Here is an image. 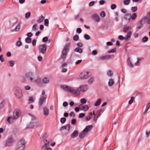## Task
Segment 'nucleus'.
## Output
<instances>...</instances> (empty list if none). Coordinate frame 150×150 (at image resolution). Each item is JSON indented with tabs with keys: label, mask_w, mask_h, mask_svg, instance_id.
Returning a JSON list of instances; mask_svg holds the SVG:
<instances>
[{
	"label": "nucleus",
	"mask_w": 150,
	"mask_h": 150,
	"mask_svg": "<svg viewBox=\"0 0 150 150\" xmlns=\"http://www.w3.org/2000/svg\"><path fill=\"white\" fill-rule=\"evenodd\" d=\"M25 76L28 79H29L30 81L31 82L33 80V77L34 76L33 73L31 72H29L26 73Z\"/></svg>",
	"instance_id": "14"
},
{
	"label": "nucleus",
	"mask_w": 150,
	"mask_h": 150,
	"mask_svg": "<svg viewBox=\"0 0 150 150\" xmlns=\"http://www.w3.org/2000/svg\"><path fill=\"white\" fill-rule=\"evenodd\" d=\"M21 23V21H19L18 20H17L16 22L14 23V24H17V25L16 26L15 28L13 30H11L12 31H18L19 30L20 28V25Z\"/></svg>",
	"instance_id": "12"
},
{
	"label": "nucleus",
	"mask_w": 150,
	"mask_h": 150,
	"mask_svg": "<svg viewBox=\"0 0 150 150\" xmlns=\"http://www.w3.org/2000/svg\"><path fill=\"white\" fill-rule=\"evenodd\" d=\"M137 17V14L136 13H134L131 15V19H135Z\"/></svg>",
	"instance_id": "60"
},
{
	"label": "nucleus",
	"mask_w": 150,
	"mask_h": 150,
	"mask_svg": "<svg viewBox=\"0 0 150 150\" xmlns=\"http://www.w3.org/2000/svg\"><path fill=\"white\" fill-rule=\"evenodd\" d=\"M28 101L29 102V103H30L32 102H33L34 101L33 98L32 97H30L28 100Z\"/></svg>",
	"instance_id": "57"
},
{
	"label": "nucleus",
	"mask_w": 150,
	"mask_h": 150,
	"mask_svg": "<svg viewBox=\"0 0 150 150\" xmlns=\"http://www.w3.org/2000/svg\"><path fill=\"white\" fill-rule=\"evenodd\" d=\"M107 74L108 76L111 77L113 76V74L111 70H109L108 71Z\"/></svg>",
	"instance_id": "32"
},
{
	"label": "nucleus",
	"mask_w": 150,
	"mask_h": 150,
	"mask_svg": "<svg viewBox=\"0 0 150 150\" xmlns=\"http://www.w3.org/2000/svg\"><path fill=\"white\" fill-rule=\"evenodd\" d=\"M34 123V127L35 128H38L41 127L42 124L40 122H36Z\"/></svg>",
	"instance_id": "28"
},
{
	"label": "nucleus",
	"mask_w": 150,
	"mask_h": 150,
	"mask_svg": "<svg viewBox=\"0 0 150 150\" xmlns=\"http://www.w3.org/2000/svg\"><path fill=\"white\" fill-rule=\"evenodd\" d=\"M38 25L37 24H35L33 26L32 29L33 30L35 31L37 29V27Z\"/></svg>",
	"instance_id": "51"
},
{
	"label": "nucleus",
	"mask_w": 150,
	"mask_h": 150,
	"mask_svg": "<svg viewBox=\"0 0 150 150\" xmlns=\"http://www.w3.org/2000/svg\"><path fill=\"white\" fill-rule=\"evenodd\" d=\"M80 102L82 103L85 104L86 102V100L85 98H82L81 99Z\"/></svg>",
	"instance_id": "54"
},
{
	"label": "nucleus",
	"mask_w": 150,
	"mask_h": 150,
	"mask_svg": "<svg viewBox=\"0 0 150 150\" xmlns=\"http://www.w3.org/2000/svg\"><path fill=\"white\" fill-rule=\"evenodd\" d=\"M132 34V32L130 31L128 32L127 34L125 36V40H129L130 38L131 37V35Z\"/></svg>",
	"instance_id": "24"
},
{
	"label": "nucleus",
	"mask_w": 150,
	"mask_h": 150,
	"mask_svg": "<svg viewBox=\"0 0 150 150\" xmlns=\"http://www.w3.org/2000/svg\"><path fill=\"white\" fill-rule=\"evenodd\" d=\"M70 45V43L66 44L62 52L61 57L64 61H65L69 50Z\"/></svg>",
	"instance_id": "3"
},
{
	"label": "nucleus",
	"mask_w": 150,
	"mask_h": 150,
	"mask_svg": "<svg viewBox=\"0 0 150 150\" xmlns=\"http://www.w3.org/2000/svg\"><path fill=\"white\" fill-rule=\"evenodd\" d=\"M131 15L130 14L128 13L126 14L125 16V19H131Z\"/></svg>",
	"instance_id": "38"
},
{
	"label": "nucleus",
	"mask_w": 150,
	"mask_h": 150,
	"mask_svg": "<svg viewBox=\"0 0 150 150\" xmlns=\"http://www.w3.org/2000/svg\"><path fill=\"white\" fill-rule=\"evenodd\" d=\"M48 135L47 133H45L43 136L42 141L43 142L44 144L42 146V149H47V150H52L51 148H48L50 142L48 141L47 139L48 137Z\"/></svg>",
	"instance_id": "2"
},
{
	"label": "nucleus",
	"mask_w": 150,
	"mask_h": 150,
	"mask_svg": "<svg viewBox=\"0 0 150 150\" xmlns=\"http://www.w3.org/2000/svg\"><path fill=\"white\" fill-rule=\"evenodd\" d=\"M79 38V36L78 35H74L73 37V39L75 41H77Z\"/></svg>",
	"instance_id": "37"
},
{
	"label": "nucleus",
	"mask_w": 150,
	"mask_h": 150,
	"mask_svg": "<svg viewBox=\"0 0 150 150\" xmlns=\"http://www.w3.org/2000/svg\"><path fill=\"white\" fill-rule=\"evenodd\" d=\"M22 44V42L20 40L18 41L16 43V45L18 47H20L21 46Z\"/></svg>",
	"instance_id": "48"
},
{
	"label": "nucleus",
	"mask_w": 150,
	"mask_h": 150,
	"mask_svg": "<svg viewBox=\"0 0 150 150\" xmlns=\"http://www.w3.org/2000/svg\"><path fill=\"white\" fill-rule=\"evenodd\" d=\"M13 92L15 95L18 99H20L22 97V91L19 87L17 86L14 87Z\"/></svg>",
	"instance_id": "5"
},
{
	"label": "nucleus",
	"mask_w": 150,
	"mask_h": 150,
	"mask_svg": "<svg viewBox=\"0 0 150 150\" xmlns=\"http://www.w3.org/2000/svg\"><path fill=\"white\" fill-rule=\"evenodd\" d=\"M134 99V98L133 96H132L130 100L128 102V104L129 105L131 104L133 102Z\"/></svg>",
	"instance_id": "42"
},
{
	"label": "nucleus",
	"mask_w": 150,
	"mask_h": 150,
	"mask_svg": "<svg viewBox=\"0 0 150 150\" xmlns=\"http://www.w3.org/2000/svg\"><path fill=\"white\" fill-rule=\"evenodd\" d=\"M112 55H106L99 57V59L100 60H102L104 59H108L112 58Z\"/></svg>",
	"instance_id": "16"
},
{
	"label": "nucleus",
	"mask_w": 150,
	"mask_h": 150,
	"mask_svg": "<svg viewBox=\"0 0 150 150\" xmlns=\"http://www.w3.org/2000/svg\"><path fill=\"white\" fill-rule=\"evenodd\" d=\"M102 109H98L97 111V117H98L100 115V113L102 111Z\"/></svg>",
	"instance_id": "40"
},
{
	"label": "nucleus",
	"mask_w": 150,
	"mask_h": 150,
	"mask_svg": "<svg viewBox=\"0 0 150 150\" xmlns=\"http://www.w3.org/2000/svg\"><path fill=\"white\" fill-rule=\"evenodd\" d=\"M5 104V101H3L0 103V109L4 106Z\"/></svg>",
	"instance_id": "56"
},
{
	"label": "nucleus",
	"mask_w": 150,
	"mask_h": 150,
	"mask_svg": "<svg viewBox=\"0 0 150 150\" xmlns=\"http://www.w3.org/2000/svg\"><path fill=\"white\" fill-rule=\"evenodd\" d=\"M130 28L129 26L124 27L123 29V31L124 32H126L127 31L129 30Z\"/></svg>",
	"instance_id": "43"
},
{
	"label": "nucleus",
	"mask_w": 150,
	"mask_h": 150,
	"mask_svg": "<svg viewBox=\"0 0 150 150\" xmlns=\"http://www.w3.org/2000/svg\"><path fill=\"white\" fill-rule=\"evenodd\" d=\"M148 40V38L146 36H145L142 38V41L143 42H147Z\"/></svg>",
	"instance_id": "33"
},
{
	"label": "nucleus",
	"mask_w": 150,
	"mask_h": 150,
	"mask_svg": "<svg viewBox=\"0 0 150 150\" xmlns=\"http://www.w3.org/2000/svg\"><path fill=\"white\" fill-rule=\"evenodd\" d=\"M85 115L84 113H81L79 114V118H82L85 116Z\"/></svg>",
	"instance_id": "55"
},
{
	"label": "nucleus",
	"mask_w": 150,
	"mask_h": 150,
	"mask_svg": "<svg viewBox=\"0 0 150 150\" xmlns=\"http://www.w3.org/2000/svg\"><path fill=\"white\" fill-rule=\"evenodd\" d=\"M49 25L48 19H45L44 21V25L46 26H48Z\"/></svg>",
	"instance_id": "45"
},
{
	"label": "nucleus",
	"mask_w": 150,
	"mask_h": 150,
	"mask_svg": "<svg viewBox=\"0 0 150 150\" xmlns=\"http://www.w3.org/2000/svg\"><path fill=\"white\" fill-rule=\"evenodd\" d=\"M130 0H125L123 1V4L125 5H128L130 2Z\"/></svg>",
	"instance_id": "35"
},
{
	"label": "nucleus",
	"mask_w": 150,
	"mask_h": 150,
	"mask_svg": "<svg viewBox=\"0 0 150 150\" xmlns=\"http://www.w3.org/2000/svg\"><path fill=\"white\" fill-rule=\"evenodd\" d=\"M14 139L12 137H10L7 139L6 142V145L7 146H10L12 144Z\"/></svg>",
	"instance_id": "13"
},
{
	"label": "nucleus",
	"mask_w": 150,
	"mask_h": 150,
	"mask_svg": "<svg viewBox=\"0 0 150 150\" xmlns=\"http://www.w3.org/2000/svg\"><path fill=\"white\" fill-rule=\"evenodd\" d=\"M34 127V123L31 121L27 125L26 128H32Z\"/></svg>",
	"instance_id": "26"
},
{
	"label": "nucleus",
	"mask_w": 150,
	"mask_h": 150,
	"mask_svg": "<svg viewBox=\"0 0 150 150\" xmlns=\"http://www.w3.org/2000/svg\"><path fill=\"white\" fill-rule=\"evenodd\" d=\"M127 63L128 65L131 67L133 68L134 67L133 64L130 60V58L128 57L127 59Z\"/></svg>",
	"instance_id": "27"
},
{
	"label": "nucleus",
	"mask_w": 150,
	"mask_h": 150,
	"mask_svg": "<svg viewBox=\"0 0 150 150\" xmlns=\"http://www.w3.org/2000/svg\"><path fill=\"white\" fill-rule=\"evenodd\" d=\"M100 15L102 18H104L105 16V12L104 11H103L100 13Z\"/></svg>",
	"instance_id": "52"
},
{
	"label": "nucleus",
	"mask_w": 150,
	"mask_h": 150,
	"mask_svg": "<svg viewBox=\"0 0 150 150\" xmlns=\"http://www.w3.org/2000/svg\"><path fill=\"white\" fill-rule=\"evenodd\" d=\"M30 16V13L28 12L26 13L25 15V17L26 18H29Z\"/></svg>",
	"instance_id": "47"
},
{
	"label": "nucleus",
	"mask_w": 150,
	"mask_h": 150,
	"mask_svg": "<svg viewBox=\"0 0 150 150\" xmlns=\"http://www.w3.org/2000/svg\"><path fill=\"white\" fill-rule=\"evenodd\" d=\"M46 98L43 96H42L39 99L38 101L39 107L42 108L46 103Z\"/></svg>",
	"instance_id": "7"
},
{
	"label": "nucleus",
	"mask_w": 150,
	"mask_h": 150,
	"mask_svg": "<svg viewBox=\"0 0 150 150\" xmlns=\"http://www.w3.org/2000/svg\"><path fill=\"white\" fill-rule=\"evenodd\" d=\"M26 144V142L23 139H21L17 143L16 146L15 150H23Z\"/></svg>",
	"instance_id": "4"
},
{
	"label": "nucleus",
	"mask_w": 150,
	"mask_h": 150,
	"mask_svg": "<svg viewBox=\"0 0 150 150\" xmlns=\"http://www.w3.org/2000/svg\"><path fill=\"white\" fill-rule=\"evenodd\" d=\"M145 19H141L137 24L136 28L137 29L141 28L145 23Z\"/></svg>",
	"instance_id": "10"
},
{
	"label": "nucleus",
	"mask_w": 150,
	"mask_h": 150,
	"mask_svg": "<svg viewBox=\"0 0 150 150\" xmlns=\"http://www.w3.org/2000/svg\"><path fill=\"white\" fill-rule=\"evenodd\" d=\"M76 122V120L75 119H73L71 120V123L72 125H75Z\"/></svg>",
	"instance_id": "62"
},
{
	"label": "nucleus",
	"mask_w": 150,
	"mask_h": 150,
	"mask_svg": "<svg viewBox=\"0 0 150 150\" xmlns=\"http://www.w3.org/2000/svg\"><path fill=\"white\" fill-rule=\"evenodd\" d=\"M48 40V38L47 37H44L42 39V41L43 42H46Z\"/></svg>",
	"instance_id": "59"
},
{
	"label": "nucleus",
	"mask_w": 150,
	"mask_h": 150,
	"mask_svg": "<svg viewBox=\"0 0 150 150\" xmlns=\"http://www.w3.org/2000/svg\"><path fill=\"white\" fill-rule=\"evenodd\" d=\"M93 79L94 78L93 77H91L88 80V83L89 84H91L93 81Z\"/></svg>",
	"instance_id": "44"
},
{
	"label": "nucleus",
	"mask_w": 150,
	"mask_h": 150,
	"mask_svg": "<svg viewBox=\"0 0 150 150\" xmlns=\"http://www.w3.org/2000/svg\"><path fill=\"white\" fill-rule=\"evenodd\" d=\"M43 114L45 116H47L49 114V110L48 108L46 107H44L43 108Z\"/></svg>",
	"instance_id": "20"
},
{
	"label": "nucleus",
	"mask_w": 150,
	"mask_h": 150,
	"mask_svg": "<svg viewBox=\"0 0 150 150\" xmlns=\"http://www.w3.org/2000/svg\"><path fill=\"white\" fill-rule=\"evenodd\" d=\"M118 38L119 40H122L125 39V38L122 35H120L118 37Z\"/></svg>",
	"instance_id": "50"
},
{
	"label": "nucleus",
	"mask_w": 150,
	"mask_h": 150,
	"mask_svg": "<svg viewBox=\"0 0 150 150\" xmlns=\"http://www.w3.org/2000/svg\"><path fill=\"white\" fill-rule=\"evenodd\" d=\"M87 133L83 131V130L79 134V137L80 139H82L83 137H84L86 135V134Z\"/></svg>",
	"instance_id": "23"
},
{
	"label": "nucleus",
	"mask_w": 150,
	"mask_h": 150,
	"mask_svg": "<svg viewBox=\"0 0 150 150\" xmlns=\"http://www.w3.org/2000/svg\"><path fill=\"white\" fill-rule=\"evenodd\" d=\"M137 61L135 63V65L136 66H138L139 65V61L141 60V58H137Z\"/></svg>",
	"instance_id": "41"
},
{
	"label": "nucleus",
	"mask_w": 150,
	"mask_h": 150,
	"mask_svg": "<svg viewBox=\"0 0 150 150\" xmlns=\"http://www.w3.org/2000/svg\"><path fill=\"white\" fill-rule=\"evenodd\" d=\"M89 72L88 71L83 72H81L80 74V78L82 79H84L88 78L90 76L88 74Z\"/></svg>",
	"instance_id": "8"
},
{
	"label": "nucleus",
	"mask_w": 150,
	"mask_h": 150,
	"mask_svg": "<svg viewBox=\"0 0 150 150\" xmlns=\"http://www.w3.org/2000/svg\"><path fill=\"white\" fill-rule=\"evenodd\" d=\"M116 49L115 47L113 49L110 50L108 51V53H110L113 52H115L116 51Z\"/></svg>",
	"instance_id": "46"
},
{
	"label": "nucleus",
	"mask_w": 150,
	"mask_h": 150,
	"mask_svg": "<svg viewBox=\"0 0 150 150\" xmlns=\"http://www.w3.org/2000/svg\"><path fill=\"white\" fill-rule=\"evenodd\" d=\"M79 107L80 108V110L85 111H87L89 109V107L87 105H83V104H81L79 105Z\"/></svg>",
	"instance_id": "15"
},
{
	"label": "nucleus",
	"mask_w": 150,
	"mask_h": 150,
	"mask_svg": "<svg viewBox=\"0 0 150 150\" xmlns=\"http://www.w3.org/2000/svg\"><path fill=\"white\" fill-rule=\"evenodd\" d=\"M116 7V6L115 4H112L111 6V8L112 9L114 10L115 9Z\"/></svg>",
	"instance_id": "58"
},
{
	"label": "nucleus",
	"mask_w": 150,
	"mask_h": 150,
	"mask_svg": "<svg viewBox=\"0 0 150 150\" xmlns=\"http://www.w3.org/2000/svg\"><path fill=\"white\" fill-rule=\"evenodd\" d=\"M84 37V38L86 40H88L90 38V36L87 34H85Z\"/></svg>",
	"instance_id": "49"
},
{
	"label": "nucleus",
	"mask_w": 150,
	"mask_h": 150,
	"mask_svg": "<svg viewBox=\"0 0 150 150\" xmlns=\"http://www.w3.org/2000/svg\"><path fill=\"white\" fill-rule=\"evenodd\" d=\"M34 81L35 82L40 86L42 87V86L43 83L40 78H39L35 80Z\"/></svg>",
	"instance_id": "19"
},
{
	"label": "nucleus",
	"mask_w": 150,
	"mask_h": 150,
	"mask_svg": "<svg viewBox=\"0 0 150 150\" xmlns=\"http://www.w3.org/2000/svg\"><path fill=\"white\" fill-rule=\"evenodd\" d=\"M50 82L49 79L47 77H44L42 79V82L45 84H47Z\"/></svg>",
	"instance_id": "25"
},
{
	"label": "nucleus",
	"mask_w": 150,
	"mask_h": 150,
	"mask_svg": "<svg viewBox=\"0 0 150 150\" xmlns=\"http://www.w3.org/2000/svg\"><path fill=\"white\" fill-rule=\"evenodd\" d=\"M66 118L64 117L61 118L60 119V122L62 124L64 123L66 121Z\"/></svg>",
	"instance_id": "39"
},
{
	"label": "nucleus",
	"mask_w": 150,
	"mask_h": 150,
	"mask_svg": "<svg viewBox=\"0 0 150 150\" xmlns=\"http://www.w3.org/2000/svg\"><path fill=\"white\" fill-rule=\"evenodd\" d=\"M61 88L66 91H69L71 93L76 95H79L80 91L84 92L86 91L88 89V86L87 85H80L76 90L66 85H61Z\"/></svg>",
	"instance_id": "1"
},
{
	"label": "nucleus",
	"mask_w": 150,
	"mask_h": 150,
	"mask_svg": "<svg viewBox=\"0 0 150 150\" xmlns=\"http://www.w3.org/2000/svg\"><path fill=\"white\" fill-rule=\"evenodd\" d=\"M101 101V99L100 98H99L95 102V103L94 104V105L95 106H98L100 105Z\"/></svg>",
	"instance_id": "30"
},
{
	"label": "nucleus",
	"mask_w": 150,
	"mask_h": 150,
	"mask_svg": "<svg viewBox=\"0 0 150 150\" xmlns=\"http://www.w3.org/2000/svg\"><path fill=\"white\" fill-rule=\"evenodd\" d=\"M70 125L67 124L64 126L62 127L60 129V131L63 134H66L69 132Z\"/></svg>",
	"instance_id": "6"
},
{
	"label": "nucleus",
	"mask_w": 150,
	"mask_h": 150,
	"mask_svg": "<svg viewBox=\"0 0 150 150\" xmlns=\"http://www.w3.org/2000/svg\"><path fill=\"white\" fill-rule=\"evenodd\" d=\"M79 134V132L76 130H74L71 135V137L72 138H75Z\"/></svg>",
	"instance_id": "21"
},
{
	"label": "nucleus",
	"mask_w": 150,
	"mask_h": 150,
	"mask_svg": "<svg viewBox=\"0 0 150 150\" xmlns=\"http://www.w3.org/2000/svg\"><path fill=\"white\" fill-rule=\"evenodd\" d=\"M3 55L2 54L0 55V60L2 62H3L4 61V58L3 57Z\"/></svg>",
	"instance_id": "63"
},
{
	"label": "nucleus",
	"mask_w": 150,
	"mask_h": 150,
	"mask_svg": "<svg viewBox=\"0 0 150 150\" xmlns=\"http://www.w3.org/2000/svg\"><path fill=\"white\" fill-rule=\"evenodd\" d=\"M131 10L133 12H135L137 10V7L136 6L132 7L131 8Z\"/></svg>",
	"instance_id": "53"
},
{
	"label": "nucleus",
	"mask_w": 150,
	"mask_h": 150,
	"mask_svg": "<svg viewBox=\"0 0 150 150\" xmlns=\"http://www.w3.org/2000/svg\"><path fill=\"white\" fill-rule=\"evenodd\" d=\"M91 17L93 19H99V16L97 13H94L92 16Z\"/></svg>",
	"instance_id": "31"
},
{
	"label": "nucleus",
	"mask_w": 150,
	"mask_h": 150,
	"mask_svg": "<svg viewBox=\"0 0 150 150\" xmlns=\"http://www.w3.org/2000/svg\"><path fill=\"white\" fill-rule=\"evenodd\" d=\"M39 51L42 54H45L46 51V45L44 44L41 45L39 47Z\"/></svg>",
	"instance_id": "11"
},
{
	"label": "nucleus",
	"mask_w": 150,
	"mask_h": 150,
	"mask_svg": "<svg viewBox=\"0 0 150 150\" xmlns=\"http://www.w3.org/2000/svg\"><path fill=\"white\" fill-rule=\"evenodd\" d=\"M74 51L75 52H79L80 53H81L83 52L82 49L79 47H77L74 49Z\"/></svg>",
	"instance_id": "29"
},
{
	"label": "nucleus",
	"mask_w": 150,
	"mask_h": 150,
	"mask_svg": "<svg viewBox=\"0 0 150 150\" xmlns=\"http://www.w3.org/2000/svg\"><path fill=\"white\" fill-rule=\"evenodd\" d=\"M146 19H150V11L147 13L146 16Z\"/></svg>",
	"instance_id": "64"
},
{
	"label": "nucleus",
	"mask_w": 150,
	"mask_h": 150,
	"mask_svg": "<svg viewBox=\"0 0 150 150\" xmlns=\"http://www.w3.org/2000/svg\"><path fill=\"white\" fill-rule=\"evenodd\" d=\"M8 62L10 65V66L11 67H13L15 64V62L14 60H11Z\"/></svg>",
	"instance_id": "36"
},
{
	"label": "nucleus",
	"mask_w": 150,
	"mask_h": 150,
	"mask_svg": "<svg viewBox=\"0 0 150 150\" xmlns=\"http://www.w3.org/2000/svg\"><path fill=\"white\" fill-rule=\"evenodd\" d=\"M16 120L17 119H16L15 117L13 116L12 117L10 116L8 117L7 119V121L9 124H12L13 123V120Z\"/></svg>",
	"instance_id": "17"
},
{
	"label": "nucleus",
	"mask_w": 150,
	"mask_h": 150,
	"mask_svg": "<svg viewBox=\"0 0 150 150\" xmlns=\"http://www.w3.org/2000/svg\"><path fill=\"white\" fill-rule=\"evenodd\" d=\"M21 111L18 109H16L15 110L13 113V117H15L16 119H18L21 115Z\"/></svg>",
	"instance_id": "9"
},
{
	"label": "nucleus",
	"mask_w": 150,
	"mask_h": 150,
	"mask_svg": "<svg viewBox=\"0 0 150 150\" xmlns=\"http://www.w3.org/2000/svg\"><path fill=\"white\" fill-rule=\"evenodd\" d=\"M93 127V126L92 125L87 126L83 129V131H85L87 133L88 132L91 130Z\"/></svg>",
	"instance_id": "18"
},
{
	"label": "nucleus",
	"mask_w": 150,
	"mask_h": 150,
	"mask_svg": "<svg viewBox=\"0 0 150 150\" xmlns=\"http://www.w3.org/2000/svg\"><path fill=\"white\" fill-rule=\"evenodd\" d=\"M31 38L27 37L25 39V42L26 43H30L31 42Z\"/></svg>",
	"instance_id": "34"
},
{
	"label": "nucleus",
	"mask_w": 150,
	"mask_h": 150,
	"mask_svg": "<svg viewBox=\"0 0 150 150\" xmlns=\"http://www.w3.org/2000/svg\"><path fill=\"white\" fill-rule=\"evenodd\" d=\"M114 81L112 78L110 79L108 82V85L109 87L112 86L114 84Z\"/></svg>",
	"instance_id": "22"
},
{
	"label": "nucleus",
	"mask_w": 150,
	"mask_h": 150,
	"mask_svg": "<svg viewBox=\"0 0 150 150\" xmlns=\"http://www.w3.org/2000/svg\"><path fill=\"white\" fill-rule=\"evenodd\" d=\"M131 19H125L124 22L125 24H127L130 21Z\"/></svg>",
	"instance_id": "61"
}]
</instances>
